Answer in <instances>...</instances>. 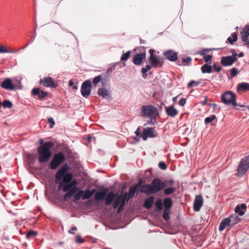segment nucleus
Segmentation results:
<instances>
[{"label": "nucleus", "mask_w": 249, "mask_h": 249, "mask_svg": "<svg viewBox=\"0 0 249 249\" xmlns=\"http://www.w3.org/2000/svg\"><path fill=\"white\" fill-rule=\"evenodd\" d=\"M177 98H178V96L173 97V102H176L177 100Z\"/></svg>", "instance_id": "64"}, {"label": "nucleus", "mask_w": 249, "mask_h": 249, "mask_svg": "<svg viewBox=\"0 0 249 249\" xmlns=\"http://www.w3.org/2000/svg\"><path fill=\"white\" fill-rule=\"evenodd\" d=\"M140 133H141V129L140 127H138L136 131L135 132V133L136 134V135H137V136H139L140 135Z\"/></svg>", "instance_id": "58"}, {"label": "nucleus", "mask_w": 249, "mask_h": 249, "mask_svg": "<svg viewBox=\"0 0 249 249\" xmlns=\"http://www.w3.org/2000/svg\"><path fill=\"white\" fill-rule=\"evenodd\" d=\"M213 68L214 70H215V71L217 72H219L220 71H221L222 70V68L221 67H217L216 66V64H214L213 65Z\"/></svg>", "instance_id": "55"}, {"label": "nucleus", "mask_w": 249, "mask_h": 249, "mask_svg": "<svg viewBox=\"0 0 249 249\" xmlns=\"http://www.w3.org/2000/svg\"><path fill=\"white\" fill-rule=\"evenodd\" d=\"M91 82L89 80H86L82 84L81 93L84 97L87 98L90 95L91 90Z\"/></svg>", "instance_id": "9"}, {"label": "nucleus", "mask_w": 249, "mask_h": 249, "mask_svg": "<svg viewBox=\"0 0 249 249\" xmlns=\"http://www.w3.org/2000/svg\"><path fill=\"white\" fill-rule=\"evenodd\" d=\"M238 71L236 68H233L231 71V75L232 77H234L237 75Z\"/></svg>", "instance_id": "46"}, {"label": "nucleus", "mask_w": 249, "mask_h": 249, "mask_svg": "<svg viewBox=\"0 0 249 249\" xmlns=\"http://www.w3.org/2000/svg\"><path fill=\"white\" fill-rule=\"evenodd\" d=\"M166 113L170 117H175L178 114V111L174 107L173 105L165 107Z\"/></svg>", "instance_id": "18"}, {"label": "nucleus", "mask_w": 249, "mask_h": 249, "mask_svg": "<svg viewBox=\"0 0 249 249\" xmlns=\"http://www.w3.org/2000/svg\"><path fill=\"white\" fill-rule=\"evenodd\" d=\"M230 221V220H229L228 217L222 219L219 224V230L221 231L225 229L226 227L228 226H231Z\"/></svg>", "instance_id": "24"}, {"label": "nucleus", "mask_w": 249, "mask_h": 249, "mask_svg": "<svg viewBox=\"0 0 249 249\" xmlns=\"http://www.w3.org/2000/svg\"><path fill=\"white\" fill-rule=\"evenodd\" d=\"M41 144L37 149L38 154V160L40 163H45L49 160L52 156L51 148L53 146V143L51 142H47L43 143V140H41Z\"/></svg>", "instance_id": "3"}, {"label": "nucleus", "mask_w": 249, "mask_h": 249, "mask_svg": "<svg viewBox=\"0 0 249 249\" xmlns=\"http://www.w3.org/2000/svg\"><path fill=\"white\" fill-rule=\"evenodd\" d=\"M149 52L150 54V57H153L154 56V53L155 52V51L154 50L150 49Z\"/></svg>", "instance_id": "60"}, {"label": "nucleus", "mask_w": 249, "mask_h": 249, "mask_svg": "<svg viewBox=\"0 0 249 249\" xmlns=\"http://www.w3.org/2000/svg\"><path fill=\"white\" fill-rule=\"evenodd\" d=\"M151 68V67L149 65H147L145 68H142V72L143 73V77L144 78H146L147 77L146 72L148 70H150Z\"/></svg>", "instance_id": "38"}, {"label": "nucleus", "mask_w": 249, "mask_h": 249, "mask_svg": "<svg viewBox=\"0 0 249 249\" xmlns=\"http://www.w3.org/2000/svg\"><path fill=\"white\" fill-rule=\"evenodd\" d=\"M102 80L101 75H98L95 77L93 79V84H94V87H95L97 84Z\"/></svg>", "instance_id": "41"}, {"label": "nucleus", "mask_w": 249, "mask_h": 249, "mask_svg": "<svg viewBox=\"0 0 249 249\" xmlns=\"http://www.w3.org/2000/svg\"><path fill=\"white\" fill-rule=\"evenodd\" d=\"M236 95L232 91H227L221 95V101L225 105H231L233 107L238 106L236 102Z\"/></svg>", "instance_id": "4"}, {"label": "nucleus", "mask_w": 249, "mask_h": 249, "mask_svg": "<svg viewBox=\"0 0 249 249\" xmlns=\"http://www.w3.org/2000/svg\"><path fill=\"white\" fill-rule=\"evenodd\" d=\"M135 192H136V188L133 187H131L129 191L128 197L129 198L132 197L134 196V195L135 193Z\"/></svg>", "instance_id": "45"}, {"label": "nucleus", "mask_w": 249, "mask_h": 249, "mask_svg": "<svg viewBox=\"0 0 249 249\" xmlns=\"http://www.w3.org/2000/svg\"><path fill=\"white\" fill-rule=\"evenodd\" d=\"M79 190L78 188H75V189H72V190H70V191H68L67 193H66L64 195V199H67L71 197V196L74 195Z\"/></svg>", "instance_id": "32"}, {"label": "nucleus", "mask_w": 249, "mask_h": 249, "mask_svg": "<svg viewBox=\"0 0 249 249\" xmlns=\"http://www.w3.org/2000/svg\"><path fill=\"white\" fill-rule=\"evenodd\" d=\"M215 118L214 115H212L205 118V124H208L212 122Z\"/></svg>", "instance_id": "44"}, {"label": "nucleus", "mask_w": 249, "mask_h": 249, "mask_svg": "<svg viewBox=\"0 0 249 249\" xmlns=\"http://www.w3.org/2000/svg\"><path fill=\"white\" fill-rule=\"evenodd\" d=\"M68 167L65 164L58 170L55 175L56 182H59L58 189L62 190L64 192H67L75 188H78L77 181L72 180V175L68 173Z\"/></svg>", "instance_id": "1"}, {"label": "nucleus", "mask_w": 249, "mask_h": 249, "mask_svg": "<svg viewBox=\"0 0 249 249\" xmlns=\"http://www.w3.org/2000/svg\"><path fill=\"white\" fill-rule=\"evenodd\" d=\"M149 61L151 66L153 67L160 68L162 66V63H161V60L160 58L154 56L153 57H149Z\"/></svg>", "instance_id": "17"}, {"label": "nucleus", "mask_w": 249, "mask_h": 249, "mask_svg": "<svg viewBox=\"0 0 249 249\" xmlns=\"http://www.w3.org/2000/svg\"><path fill=\"white\" fill-rule=\"evenodd\" d=\"M169 212L170 210L164 209L163 211V214H162V217L163 219L165 220H168L170 218L169 216Z\"/></svg>", "instance_id": "39"}, {"label": "nucleus", "mask_w": 249, "mask_h": 249, "mask_svg": "<svg viewBox=\"0 0 249 249\" xmlns=\"http://www.w3.org/2000/svg\"><path fill=\"white\" fill-rule=\"evenodd\" d=\"M48 94V93L47 92L43 91L40 90V92L39 94V97L40 99L43 98L45 97Z\"/></svg>", "instance_id": "53"}, {"label": "nucleus", "mask_w": 249, "mask_h": 249, "mask_svg": "<svg viewBox=\"0 0 249 249\" xmlns=\"http://www.w3.org/2000/svg\"><path fill=\"white\" fill-rule=\"evenodd\" d=\"M163 205H164L165 209L170 210L172 205V200L170 198L167 197L163 200Z\"/></svg>", "instance_id": "30"}, {"label": "nucleus", "mask_w": 249, "mask_h": 249, "mask_svg": "<svg viewBox=\"0 0 249 249\" xmlns=\"http://www.w3.org/2000/svg\"><path fill=\"white\" fill-rule=\"evenodd\" d=\"M1 88L4 89L12 90L15 89V86L12 84V80L7 78L5 79L0 84Z\"/></svg>", "instance_id": "13"}, {"label": "nucleus", "mask_w": 249, "mask_h": 249, "mask_svg": "<svg viewBox=\"0 0 249 249\" xmlns=\"http://www.w3.org/2000/svg\"><path fill=\"white\" fill-rule=\"evenodd\" d=\"M40 92V90L39 89L35 88L33 89L32 90V93L33 94L35 95H38L39 96V94Z\"/></svg>", "instance_id": "49"}, {"label": "nucleus", "mask_w": 249, "mask_h": 249, "mask_svg": "<svg viewBox=\"0 0 249 249\" xmlns=\"http://www.w3.org/2000/svg\"><path fill=\"white\" fill-rule=\"evenodd\" d=\"M107 195V191L104 190L100 192H97L95 195V200L96 202H100L103 200Z\"/></svg>", "instance_id": "22"}, {"label": "nucleus", "mask_w": 249, "mask_h": 249, "mask_svg": "<svg viewBox=\"0 0 249 249\" xmlns=\"http://www.w3.org/2000/svg\"><path fill=\"white\" fill-rule=\"evenodd\" d=\"M159 167L162 170H165L167 168L166 164L162 161H160L159 162Z\"/></svg>", "instance_id": "47"}, {"label": "nucleus", "mask_w": 249, "mask_h": 249, "mask_svg": "<svg viewBox=\"0 0 249 249\" xmlns=\"http://www.w3.org/2000/svg\"><path fill=\"white\" fill-rule=\"evenodd\" d=\"M113 70V68H109L107 69V74L109 76Z\"/></svg>", "instance_id": "57"}, {"label": "nucleus", "mask_w": 249, "mask_h": 249, "mask_svg": "<svg viewBox=\"0 0 249 249\" xmlns=\"http://www.w3.org/2000/svg\"><path fill=\"white\" fill-rule=\"evenodd\" d=\"M173 182L174 181L172 179L162 181L161 179L157 178L154 179L150 184L144 185V192L147 195L155 194L162 189L172 185Z\"/></svg>", "instance_id": "2"}, {"label": "nucleus", "mask_w": 249, "mask_h": 249, "mask_svg": "<svg viewBox=\"0 0 249 249\" xmlns=\"http://www.w3.org/2000/svg\"><path fill=\"white\" fill-rule=\"evenodd\" d=\"M154 198L153 196H150L147 198L144 203V207L146 209H149L154 203Z\"/></svg>", "instance_id": "27"}, {"label": "nucleus", "mask_w": 249, "mask_h": 249, "mask_svg": "<svg viewBox=\"0 0 249 249\" xmlns=\"http://www.w3.org/2000/svg\"><path fill=\"white\" fill-rule=\"evenodd\" d=\"M247 209V206L245 204H242L241 205H237L235 208V212L239 215L242 216L244 214Z\"/></svg>", "instance_id": "21"}, {"label": "nucleus", "mask_w": 249, "mask_h": 249, "mask_svg": "<svg viewBox=\"0 0 249 249\" xmlns=\"http://www.w3.org/2000/svg\"><path fill=\"white\" fill-rule=\"evenodd\" d=\"M40 84L47 87H55L53 79L50 77H45L40 80Z\"/></svg>", "instance_id": "15"}, {"label": "nucleus", "mask_w": 249, "mask_h": 249, "mask_svg": "<svg viewBox=\"0 0 249 249\" xmlns=\"http://www.w3.org/2000/svg\"><path fill=\"white\" fill-rule=\"evenodd\" d=\"M98 94L102 96L103 98H107L110 95L109 91L107 89L102 88H100L98 90Z\"/></svg>", "instance_id": "26"}, {"label": "nucleus", "mask_w": 249, "mask_h": 249, "mask_svg": "<svg viewBox=\"0 0 249 249\" xmlns=\"http://www.w3.org/2000/svg\"><path fill=\"white\" fill-rule=\"evenodd\" d=\"M85 241L84 239L82 238L80 235L76 236V242L78 243H82Z\"/></svg>", "instance_id": "50"}, {"label": "nucleus", "mask_w": 249, "mask_h": 249, "mask_svg": "<svg viewBox=\"0 0 249 249\" xmlns=\"http://www.w3.org/2000/svg\"><path fill=\"white\" fill-rule=\"evenodd\" d=\"M84 193V191L83 190H78L77 193L75 194H74V198L76 200H78L79 199H80V198L81 197L82 198V194Z\"/></svg>", "instance_id": "40"}, {"label": "nucleus", "mask_w": 249, "mask_h": 249, "mask_svg": "<svg viewBox=\"0 0 249 249\" xmlns=\"http://www.w3.org/2000/svg\"><path fill=\"white\" fill-rule=\"evenodd\" d=\"M158 133L157 131L153 128L150 127H146L143 129L141 137L143 141H146L148 137L155 138L157 137Z\"/></svg>", "instance_id": "10"}, {"label": "nucleus", "mask_w": 249, "mask_h": 249, "mask_svg": "<svg viewBox=\"0 0 249 249\" xmlns=\"http://www.w3.org/2000/svg\"><path fill=\"white\" fill-rule=\"evenodd\" d=\"M199 54L203 56L204 61L208 64H210L212 62V56L211 55H206L205 51L199 52Z\"/></svg>", "instance_id": "28"}, {"label": "nucleus", "mask_w": 249, "mask_h": 249, "mask_svg": "<svg viewBox=\"0 0 249 249\" xmlns=\"http://www.w3.org/2000/svg\"><path fill=\"white\" fill-rule=\"evenodd\" d=\"M16 50H7L4 46H0V53H16Z\"/></svg>", "instance_id": "34"}, {"label": "nucleus", "mask_w": 249, "mask_h": 249, "mask_svg": "<svg viewBox=\"0 0 249 249\" xmlns=\"http://www.w3.org/2000/svg\"><path fill=\"white\" fill-rule=\"evenodd\" d=\"M95 191V189H93L91 191L89 190H86L85 191H84V193L82 195V199L85 200L90 198L94 193Z\"/></svg>", "instance_id": "29"}, {"label": "nucleus", "mask_w": 249, "mask_h": 249, "mask_svg": "<svg viewBox=\"0 0 249 249\" xmlns=\"http://www.w3.org/2000/svg\"><path fill=\"white\" fill-rule=\"evenodd\" d=\"M2 105L3 107L7 108H11L13 107L12 103L8 100H4L3 102Z\"/></svg>", "instance_id": "37"}, {"label": "nucleus", "mask_w": 249, "mask_h": 249, "mask_svg": "<svg viewBox=\"0 0 249 249\" xmlns=\"http://www.w3.org/2000/svg\"><path fill=\"white\" fill-rule=\"evenodd\" d=\"M203 199L201 196H196L194 202V210L196 212H198L202 206Z\"/></svg>", "instance_id": "11"}, {"label": "nucleus", "mask_w": 249, "mask_h": 249, "mask_svg": "<svg viewBox=\"0 0 249 249\" xmlns=\"http://www.w3.org/2000/svg\"><path fill=\"white\" fill-rule=\"evenodd\" d=\"M211 50L210 49H204L202 50L201 51H205V53L206 54L207 53H208Z\"/></svg>", "instance_id": "63"}, {"label": "nucleus", "mask_w": 249, "mask_h": 249, "mask_svg": "<svg viewBox=\"0 0 249 249\" xmlns=\"http://www.w3.org/2000/svg\"><path fill=\"white\" fill-rule=\"evenodd\" d=\"M231 36V37H232L233 39H232L231 37L230 36L228 38V40L231 44H232L233 42L237 41V36L235 33H232Z\"/></svg>", "instance_id": "36"}, {"label": "nucleus", "mask_w": 249, "mask_h": 249, "mask_svg": "<svg viewBox=\"0 0 249 249\" xmlns=\"http://www.w3.org/2000/svg\"><path fill=\"white\" fill-rule=\"evenodd\" d=\"M126 197V194L125 195L122 194L115 196L113 204L114 209L118 208V213H119L123 209Z\"/></svg>", "instance_id": "7"}, {"label": "nucleus", "mask_w": 249, "mask_h": 249, "mask_svg": "<svg viewBox=\"0 0 249 249\" xmlns=\"http://www.w3.org/2000/svg\"><path fill=\"white\" fill-rule=\"evenodd\" d=\"M141 112L142 115L144 117L150 118L159 115L158 109L152 105L142 106Z\"/></svg>", "instance_id": "5"}, {"label": "nucleus", "mask_w": 249, "mask_h": 249, "mask_svg": "<svg viewBox=\"0 0 249 249\" xmlns=\"http://www.w3.org/2000/svg\"><path fill=\"white\" fill-rule=\"evenodd\" d=\"M69 85L70 86H72L73 85V82L72 80H70L69 82Z\"/></svg>", "instance_id": "62"}, {"label": "nucleus", "mask_w": 249, "mask_h": 249, "mask_svg": "<svg viewBox=\"0 0 249 249\" xmlns=\"http://www.w3.org/2000/svg\"><path fill=\"white\" fill-rule=\"evenodd\" d=\"M249 169V155L245 157L240 161L237 167V171L238 176L245 174Z\"/></svg>", "instance_id": "6"}, {"label": "nucleus", "mask_w": 249, "mask_h": 249, "mask_svg": "<svg viewBox=\"0 0 249 249\" xmlns=\"http://www.w3.org/2000/svg\"><path fill=\"white\" fill-rule=\"evenodd\" d=\"M157 116H154V117L152 116L151 117H150V121L149 122V124H154L156 123V118Z\"/></svg>", "instance_id": "52"}, {"label": "nucleus", "mask_w": 249, "mask_h": 249, "mask_svg": "<svg viewBox=\"0 0 249 249\" xmlns=\"http://www.w3.org/2000/svg\"><path fill=\"white\" fill-rule=\"evenodd\" d=\"M237 91L238 92H242L249 91V83L246 82H242L238 84L237 86Z\"/></svg>", "instance_id": "19"}, {"label": "nucleus", "mask_w": 249, "mask_h": 249, "mask_svg": "<svg viewBox=\"0 0 249 249\" xmlns=\"http://www.w3.org/2000/svg\"><path fill=\"white\" fill-rule=\"evenodd\" d=\"M105 200V203L107 206L109 205L115 197V194L113 191L110 192L107 195H106Z\"/></svg>", "instance_id": "20"}, {"label": "nucleus", "mask_w": 249, "mask_h": 249, "mask_svg": "<svg viewBox=\"0 0 249 249\" xmlns=\"http://www.w3.org/2000/svg\"><path fill=\"white\" fill-rule=\"evenodd\" d=\"M145 57L146 53H137L133 58V62L135 65H140Z\"/></svg>", "instance_id": "14"}, {"label": "nucleus", "mask_w": 249, "mask_h": 249, "mask_svg": "<svg viewBox=\"0 0 249 249\" xmlns=\"http://www.w3.org/2000/svg\"><path fill=\"white\" fill-rule=\"evenodd\" d=\"M192 59L190 57H187L183 59V61L186 63H189L191 61Z\"/></svg>", "instance_id": "56"}, {"label": "nucleus", "mask_w": 249, "mask_h": 249, "mask_svg": "<svg viewBox=\"0 0 249 249\" xmlns=\"http://www.w3.org/2000/svg\"><path fill=\"white\" fill-rule=\"evenodd\" d=\"M186 103V99L184 98L180 99L178 102V104L181 106H183Z\"/></svg>", "instance_id": "54"}, {"label": "nucleus", "mask_w": 249, "mask_h": 249, "mask_svg": "<svg viewBox=\"0 0 249 249\" xmlns=\"http://www.w3.org/2000/svg\"><path fill=\"white\" fill-rule=\"evenodd\" d=\"M198 85H199L198 82H197V81H196L194 80H192L190 82H189V83L188 84L187 87H188V88H190L192 87H197V86H198Z\"/></svg>", "instance_id": "43"}, {"label": "nucleus", "mask_w": 249, "mask_h": 249, "mask_svg": "<svg viewBox=\"0 0 249 249\" xmlns=\"http://www.w3.org/2000/svg\"><path fill=\"white\" fill-rule=\"evenodd\" d=\"M163 54L168 59L171 61H175L178 58L177 53L171 50L165 51Z\"/></svg>", "instance_id": "16"}, {"label": "nucleus", "mask_w": 249, "mask_h": 249, "mask_svg": "<svg viewBox=\"0 0 249 249\" xmlns=\"http://www.w3.org/2000/svg\"><path fill=\"white\" fill-rule=\"evenodd\" d=\"M176 190V189L175 187H168L164 189V193L166 195H170L174 193Z\"/></svg>", "instance_id": "35"}, {"label": "nucleus", "mask_w": 249, "mask_h": 249, "mask_svg": "<svg viewBox=\"0 0 249 249\" xmlns=\"http://www.w3.org/2000/svg\"><path fill=\"white\" fill-rule=\"evenodd\" d=\"M237 55V53L235 52V51H232V57H236V56Z\"/></svg>", "instance_id": "61"}, {"label": "nucleus", "mask_w": 249, "mask_h": 249, "mask_svg": "<svg viewBox=\"0 0 249 249\" xmlns=\"http://www.w3.org/2000/svg\"><path fill=\"white\" fill-rule=\"evenodd\" d=\"M77 230V228L75 227H72L71 230H69V233L70 234H74V232H73L72 231H76Z\"/></svg>", "instance_id": "59"}, {"label": "nucleus", "mask_w": 249, "mask_h": 249, "mask_svg": "<svg viewBox=\"0 0 249 249\" xmlns=\"http://www.w3.org/2000/svg\"><path fill=\"white\" fill-rule=\"evenodd\" d=\"M65 160V156L62 152L55 154L50 163V168L55 169Z\"/></svg>", "instance_id": "8"}, {"label": "nucleus", "mask_w": 249, "mask_h": 249, "mask_svg": "<svg viewBox=\"0 0 249 249\" xmlns=\"http://www.w3.org/2000/svg\"><path fill=\"white\" fill-rule=\"evenodd\" d=\"M130 54V51H128L126 53H124L121 57V60L122 61H125L127 60L129 57Z\"/></svg>", "instance_id": "42"}, {"label": "nucleus", "mask_w": 249, "mask_h": 249, "mask_svg": "<svg viewBox=\"0 0 249 249\" xmlns=\"http://www.w3.org/2000/svg\"><path fill=\"white\" fill-rule=\"evenodd\" d=\"M48 123L50 124V127L53 128L55 124L53 118H49L48 120Z\"/></svg>", "instance_id": "48"}, {"label": "nucleus", "mask_w": 249, "mask_h": 249, "mask_svg": "<svg viewBox=\"0 0 249 249\" xmlns=\"http://www.w3.org/2000/svg\"><path fill=\"white\" fill-rule=\"evenodd\" d=\"M236 60V57L227 56L222 58L221 63L224 66H231Z\"/></svg>", "instance_id": "12"}, {"label": "nucleus", "mask_w": 249, "mask_h": 249, "mask_svg": "<svg viewBox=\"0 0 249 249\" xmlns=\"http://www.w3.org/2000/svg\"><path fill=\"white\" fill-rule=\"evenodd\" d=\"M37 234L36 232L34 231H30L26 235L27 238H29L31 236H35Z\"/></svg>", "instance_id": "51"}, {"label": "nucleus", "mask_w": 249, "mask_h": 249, "mask_svg": "<svg viewBox=\"0 0 249 249\" xmlns=\"http://www.w3.org/2000/svg\"><path fill=\"white\" fill-rule=\"evenodd\" d=\"M241 39L243 41H247L249 36V26L246 25L241 32Z\"/></svg>", "instance_id": "23"}, {"label": "nucleus", "mask_w": 249, "mask_h": 249, "mask_svg": "<svg viewBox=\"0 0 249 249\" xmlns=\"http://www.w3.org/2000/svg\"><path fill=\"white\" fill-rule=\"evenodd\" d=\"M201 71L203 73H210L212 71V67L207 64H205L201 67Z\"/></svg>", "instance_id": "31"}, {"label": "nucleus", "mask_w": 249, "mask_h": 249, "mask_svg": "<svg viewBox=\"0 0 249 249\" xmlns=\"http://www.w3.org/2000/svg\"><path fill=\"white\" fill-rule=\"evenodd\" d=\"M155 205L156 206L157 211H160L162 209V201L161 198L157 199L155 202Z\"/></svg>", "instance_id": "33"}, {"label": "nucleus", "mask_w": 249, "mask_h": 249, "mask_svg": "<svg viewBox=\"0 0 249 249\" xmlns=\"http://www.w3.org/2000/svg\"><path fill=\"white\" fill-rule=\"evenodd\" d=\"M228 218L229 220H230V222L231 224V227H232L237 223H238L240 219L239 216L236 215L235 214H231Z\"/></svg>", "instance_id": "25"}]
</instances>
